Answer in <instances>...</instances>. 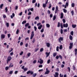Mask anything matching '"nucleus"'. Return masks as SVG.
Returning <instances> with one entry per match:
<instances>
[{
	"mask_svg": "<svg viewBox=\"0 0 77 77\" xmlns=\"http://www.w3.org/2000/svg\"><path fill=\"white\" fill-rule=\"evenodd\" d=\"M11 59H12V57H11V56H9L7 58V64H8L9 62H10Z\"/></svg>",
	"mask_w": 77,
	"mask_h": 77,
	"instance_id": "obj_1",
	"label": "nucleus"
},
{
	"mask_svg": "<svg viewBox=\"0 0 77 77\" xmlns=\"http://www.w3.org/2000/svg\"><path fill=\"white\" fill-rule=\"evenodd\" d=\"M63 37H60L58 39V42L59 43H62L61 41H63Z\"/></svg>",
	"mask_w": 77,
	"mask_h": 77,
	"instance_id": "obj_2",
	"label": "nucleus"
},
{
	"mask_svg": "<svg viewBox=\"0 0 77 77\" xmlns=\"http://www.w3.org/2000/svg\"><path fill=\"white\" fill-rule=\"evenodd\" d=\"M34 35H35V34H34V31H33L31 32V36H30V39H32Z\"/></svg>",
	"mask_w": 77,
	"mask_h": 77,
	"instance_id": "obj_3",
	"label": "nucleus"
},
{
	"mask_svg": "<svg viewBox=\"0 0 77 77\" xmlns=\"http://www.w3.org/2000/svg\"><path fill=\"white\" fill-rule=\"evenodd\" d=\"M26 74L27 75L30 74L31 75H32L33 74V72L29 70L27 72Z\"/></svg>",
	"mask_w": 77,
	"mask_h": 77,
	"instance_id": "obj_4",
	"label": "nucleus"
},
{
	"mask_svg": "<svg viewBox=\"0 0 77 77\" xmlns=\"http://www.w3.org/2000/svg\"><path fill=\"white\" fill-rule=\"evenodd\" d=\"M48 0H47V1L45 2V4H43V7L44 8H46V5H47V4L48 3Z\"/></svg>",
	"mask_w": 77,
	"mask_h": 77,
	"instance_id": "obj_5",
	"label": "nucleus"
},
{
	"mask_svg": "<svg viewBox=\"0 0 77 77\" xmlns=\"http://www.w3.org/2000/svg\"><path fill=\"white\" fill-rule=\"evenodd\" d=\"M69 49H71L73 47V43L72 42L70 43L69 44Z\"/></svg>",
	"mask_w": 77,
	"mask_h": 77,
	"instance_id": "obj_6",
	"label": "nucleus"
},
{
	"mask_svg": "<svg viewBox=\"0 0 77 77\" xmlns=\"http://www.w3.org/2000/svg\"><path fill=\"white\" fill-rule=\"evenodd\" d=\"M22 69H23L24 71H27V70L28 69H27V68H24V66H23L22 67Z\"/></svg>",
	"mask_w": 77,
	"mask_h": 77,
	"instance_id": "obj_7",
	"label": "nucleus"
},
{
	"mask_svg": "<svg viewBox=\"0 0 77 77\" xmlns=\"http://www.w3.org/2000/svg\"><path fill=\"white\" fill-rule=\"evenodd\" d=\"M58 6H57L56 7V8H55V14H56L57 13L58 11Z\"/></svg>",
	"mask_w": 77,
	"mask_h": 77,
	"instance_id": "obj_8",
	"label": "nucleus"
},
{
	"mask_svg": "<svg viewBox=\"0 0 77 77\" xmlns=\"http://www.w3.org/2000/svg\"><path fill=\"white\" fill-rule=\"evenodd\" d=\"M55 75H54V76L55 77H58L59 76V73L57 72H55Z\"/></svg>",
	"mask_w": 77,
	"mask_h": 77,
	"instance_id": "obj_9",
	"label": "nucleus"
},
{
	"mask_svg": "<svg viewBox=\"0 0 77 77\" xmlns=\"http://www.w3.org/2000/svg\"><path fill=\"white\" fill-rule=\"evenodd\" d=\"M5 38V35L4 34H2L1 35V39H4Z\"/></svg>",
	"mask_w": 77,
	"mask_h": 77,
	"instance_id": "obj_10",
	"label": "nucleus"
},
{
	"mask_svg": "<svg viewBox=\"0 0 77 77\" xmlns=\"http://www.w3.org/2000/svg\"><path fill=\"white\" fill-rule=\"evenodd\" d=\"M63 26L64 27H68V23L64 24H63Z\"/></svg>",
	"mask_w": 77,
	"mask_h": 77,
	"instance_id": "obj_11",
	"label": "nucleus"
},
{
	"mask_svg": "<svg viewBox=\"0 0 77 77\" xmlns=\"http://www.w3.org/2000/svg\"><path fill=\"white\" fill-rule=\"evenodd\" d=\"M61 19H62L63 18V13L62 12L60 14V17Z\"/></svg>",
	"mask_w": 77,
	"mask_h": 77,
	"instance_id": "obj_12",
	"label": "nucleus"
},
{
	"mask_svg": "<svg viewBox=\"0 0 77 77\" xmlns=\"http://www.w3.org/2000/svg\"><path fill=\"white\" fill-rule=\"evenodd\" d=\"M50 53V52H49L48 53V52L46 53V57H48V56H49Z\"/></svg>",
	"mask_w": 77,
	"mask_h": 77,
	"instance_id": "obj_13",
	"label": "nucleus"
},
{
	"mask_svg": "<svg viewBox=\"0 0 77 77\" xmlns=\"http://www.w3.org/2000/svg\"><path fill=\"white\" fill-rule=\"evenodd\" d=\"M40 64H42V63H43V60H42V59L40 58Z\"/></svg>",
	"mask_w": 77,
	"mask_h": 77,
	"instance_id": "obj_14",
	"label": "nucleus"
},
{
	"mask_svg": "<svg viewBox=\"0 0 77 77\" xmlns=\"http://www.w3.org/2000/svg\"><path fill=\"white\" fill-rule=\"evenodd\" d=\"M42 25H40V26H39L38 27V29H39V30H41V28H42Z\"/></svg>",
	"mask_w": 77,
	"mask_h": 77,
	"instance_id": "obj_15",
	"label": "nucleus"
},
{
	"mask_svg": "<svg viewBox=\"0 0 77 77\" xmlns=\"http://www.w3.org/2000/svg\"><path fill=\"white\" fill-rule=\"evenodd\" d=\"M69 39L70 40H72V36L71 35H70L69 36Z\"/></svg>",
	"mask_w": 77,
	"mask_h": 77,
	"instance_id": "obj_16",
	"label": "nucleus"
},
{
	"mask_svg": "<svg viewBox=\"0 0 77 77\" xmlns=\"http://www.w3.org/2000/svg\"><path fill=\"white\" fill-rule=\"evenodd\" d=\"M69 3V1H67L66 3V6H68V5H69V3Z\"/></svg>",
	"mask_w": 77,
	"mask_h": 77,
	"instance_id": "obj_17",
	"label": "nucleus"
},
{
	"mask_svg": "<svg viewBox=\"0 0 77 77\" xmlns=\"http://www.w3.org/2000/svg\"><path fill=\"white\" fill-rule=\"evenodd\" d=\"M46 26L48 28L50 27V25L48 23L46 24Z\"/></svg>",
	"mask_w": 77,
	"mask_h": 77,
	"instance_id": "obj_18",
	"label": "nucleus"
},
{
	"mask_svg": "<svg viewBox=\"0 0 77 77\" xmlns=\"http://www.w3.org/2000/svg\"><path fill=\"white\" fill-rule=\"evenodd\" d=\"M46 45L48 47H49L50 46V43H47L46 44Z\"/></svg>",
	"mask_w": 77,
	"mask_h": 77,
	"instance_id": "obj_19",
	"label": "nucleus"
},
{
	"mask_svg": "<svg viewBox=\"0 0 77 77\" xmlns=\"http://www.w3.org/2000/svg\"><path fill=\"white\" fill-rule=\"evenodd\" d=\"M56 16L55 15L54 16L53 19V20L54 21L56 20Z\"/></svg>",
	"mask_w": 77,
	"mask_h": 77,
	"instance_id": "obj_20",
	"label": "nucleus"
},
{
	"mask_svg": "<svg viewBox=\"0 0 77 77\" xmlns=\"http://www.w3.org/2000/svg\"><path fill=\"white\" fill-rule=\"evenodd\" d=\"M63 11L64 13H66L67 12V10H66V9H65V8H64L63 9Z\"/></svg>",
	"mask_w": 77,
	"mask_h": 77,
	"instance_id": "obj_21",
	"label": "nucleus"
},
{
	"mask_svg": "<svg viewBox=\"0 0 77 77\" xmlns=\"http://www.w3.org/2000/svg\"><path fill=\"white\" fill-rule=\"evenodd\" d=\"M76 25H74V24H73L72 25V27H73V28H75V27H76Z\"/></svg>",
	"mask_w": 77,
	"mask_h": 77,
	"instance_id": "obj_22",
	"label": "nucleus"
},
{
	"mask_svg": "<svg viewBox=\"0 0 77 77\" xmlns=\"http://www.w3.org/2000/svg\"><path fill=\"white\" fill-rule=\"evenodd\" d=\"M50 72V71H46V72H45V74H48Z\"/></svg>",
	"mask_w": 77,
	"mask_h": 77,
	"instance_id": "obj_23",
	"label": "nucleus"
},
{
	"mask_svg": "<svg viewBox=\"0 0 77 77\" xmlns=\"http://www.w3.org/2000/svg\"><path fill=\"white\" fill-rule=\"evenodd\" d=\"M71 13L72 14V16H73L74 15V11H72L71 12Z\"/></svg>",
	"mask_w": 77,
	"mask_h": 77,
	"instance_id": "obj_24",
	"label": "nucleus"
},
{
	"mask_svg": "<svg viewBox=\"0 0 77 77\" xmlns=\"http://www.w3.org/2000/svg\"><path fill=\"white\" fill-rule=\"evenodd\" d=\"M60 23L59 22L58 23L57 27H60Z\"/></svg>",
	"mask_w": 77,
	"mask_h": 77,
	"instance_id": "obj_25",
	"label": "nucleus"
},
{
	"mask_svg": "<svg viewBox=\"0 0 77 77\" xmlns=\"http://www.w3.org/2000/svg\"><path fill=\"white\" fill-rule=\"evenodd\" d=\"M72 68H73V71H75V66H74V65H73L72 66Z\"/></svg>",
	"mask_w": 77,
	"mask_h": 77,
	"instance_id": "obj_26",
	"label": "nucleus"
},
{
	"mask_svg": "<svg viewBox=\"0 0 77 77\" xmlns=\"http://www.w3.org/2000/svg\"><path fill=\"white\" fill-rule=\"evenodd\" d=\"M29 26V23H26V24L25 25V27H27V26Z\"/></svg>",
	"mask_w": 77,
	"mask_h": 77,
	"instance_id": "obj_27",
	"label": "nucleus"
},
{
	"mask_svg": "<svg viewBox=\"0 0 77 77\" xmlns=\"http://www.w3.org/2000/svg\"><path fill=\"white\" fill-rule=\"evenodd\" d=\"M51 6H52L51 4L50 3V4L49 5V6L48 7L49 9H50V8H51Z\"/></svg>",
	"mask_w": 77,
	"mask_h": 77,
	"instance_id": "obj_28",
	"label": "nucleus"
},
{
	"mask_svg": "<svg viewBox=\"0 0 77 77\" xmlns=\"http://www.w3.org/2000/svg\"><path fill=\"white\" fill-rule=\"evenodd\" d=\"M70 35H72V36H73L74 35V32L73 31H72L70 32Z\"/></svg>",
	"mask_w": 77,
	"mask_h": 77,
	"instance_id": "obj_29",
	"label": "nucleus"
},
{
	"mask_svg": "<svg viewBox=\"0 0 77 77\" xmlns=\"http://www.w3.org/2000/svg\"><path fill=\"white\" fill-rule=\"evenodd\" d=\"M26 23V20H24L22 22V24H24Z\"/></svg>",
	"mask_w": 77,
	"mask_h": 77,
	"instance_id": "obj_30",
	"label": "nucleus"
},
{
	"mask_svg": "<svg viewBox=\"0 0 77 77\" xmlns=\"http://www.w3.org/2000/svg\"><path fill=\"white\" fill-rule=\"evenodd\" d=\"M67 69H68V72H70L71 71V69H70V67H67Z\"/></svg>",
	"mask_w": 77,
	"mask_h": 77,
	"instance_id": "obj_31",
	"label": "nucleus"
},
{
	"mask_svg": "<svg viewBox=\"0 0 77 77\" xmlns=\"http://www.w3.org/2000/svg\"><path fill=\"white\" fill-rule=\"evenodd\" d=\"M39 17L38 16H37L35 18V20H39Z\"/></svg>",
	"mask_w": 77,
	"mask_h": 77,
	"instance_id": "obj_32",
	"label": "nucleus"
},
{
	"mask_svg": "<svg viewBox=\"0 0 77 77\" xmlns=\"http://www.w3.org/2000/svg\"><path fill=\"white\" fill-rule=\"evenodd\" d=\"M71 6L72 7V8H74V6H75V4H74V3H72Z\"/></svg>",
	"mask_w": 77,
	"mask_h": 77,
	"instance_id": "obj_33",
	"label": "nucleus"
},
{
	"mask_svg": "<svg viewBox=\"0 0 77 77\" xmlns=\"http://www.w3.org/2000/svg\"><path fill=\"white\" fill-rule=\"evenodd\" d=\"M35 38H34L33 39V40L32 41V42L33 44H34V43H35Z\"/></svg>",
	"mask_w": 77,
	"mask_h": 77,
	"instance_id": "obj_34",
	"label": "nucleus"
},
{
	"mask_svg": "<svg viewBox=\"0 0 77 77\" xmlns=\"http://www.w3.org/2000/svg\"><path fill=\"white\" fill-rule=\"evenodd\" d=\"M11 64H12V63H10V65L9 66V68H11H11H12V67L14 66V65H12L11 66Z\"/></svg>",
	"mask_w": 77,
	"mask_h": 77,
	"instance_id": "obj_35",
	"label": "nucleus"
},
{
	"mask_svg": "<svg viewBox=\"0 0 77 77\" xmlns=\"http://www.w3.org/2000/svg\"><path fill=\"white\" fill-rule=\"evenodd\" d=\"M53 54L54 57H56V56L57 55V54L56 53H53Z\"/></svg>",
	"mask_w": 77,
	"mask_h": 77,
	"instance_id": "obj_36",
	"label": "nucleus"
},
{
	"mask_svg": "<svg viewBox=\"0 0 77 77\" xmlns=\"http://www.w3.org/2000/svg\"><path fill=\"white\" fill-rule=\"evenodd\" d=\"M62 48H63L62 45H60L59 47L60 50H62Z\"/></svg>",
	"mask_w": 77,
	"mask_h": 77,
	"instance_id": "obj_37",
	"label": "nucleus"
},
{
	"mask_svg": "<svg viewBox=\"0 0 77 77\" xmlns=\"http://www.w3.org/2000/svg\"><path fill=\"white\" fill-rule=\"evenodd\" d=\"M5 69L6 71H7V70H8V69H9V67L8 66L6 67Z\"/></svg>",
	"mask_w": 77,
	"mask_h": 77,
	"instance_id": "obj_38",
	"label": "nucleus"
},
{
	"mask_svg": "<svg viewBox=\"0 0 77 77\" xmlns=\"http://www.w3.org/2000/svg\"><path fill=\"white\" fill-rule=\"evenodd\" d=\"M43 51H44V48H41L40 50V52H42Z\"/></svg>",
	"mask_w": 77,
	"mask_h": 77,
	"instance_id": "obj_39",
	"label": "nucleus"
},
{
	"mask_svg": "<svg viewBox=\"0 0 77 77\" xmlns=\"http://www.w3.org/2000/svg\"><path fill=\"white\" fill-rule=\"evenodd\" d=\"M60 27L61 29H63V25H62V23H60Z\"/></svg>",
	"mask_w": 77,
	"mask_h": 77,
	"instance_id": "obj_40",
	"label": "nucleus"
},
{
	"mask_svg": "<svg viewBox=\"0 0 77 77\" xmlns=\"http://www.w3.org/2000/svg\"><path fill=\"white\" fill-rule=\"evenodd\" d=\"M16 34L18 35V33H19V29H17L16 31Z\"/></svg>",
	"mask_w": 77,
	"mask_h": 77,
	"instance_id": "obj_41",
	"label": "nucleus"
},
{
	"mask_svg": "<svg viewBox=\"0 0 77 77\" xmlns=\"http://www.w3.org/2000/svg\"><path fill=\"white\" fill-rule=\"evenodd\" d=\"M60 32L61 34H63V29H61Z\"/></svg>",
	"mask_w": 77,
	"mask_h": 77,
	"instance_id": "obj_42",
	"label": "nucleus"
},
{
	"mask_svg": "<svg viewBox=\"0 0 77 77\" xmlns=\"http://www.w3.org/2000/svg\"><path fill=\"white\" fill-rule=\"evenodd\" d=\"M6 25L7 26V27H9V23H6Z\"/></svg>",
	"mask_w": 77,
	"mask_h": 77,
	"instance_id": "obj_43",
	"label": "nucleus"
},
{
	"mask_svg": "<svg viewBox=\"0 0 77 77\" xmlns=\"http://www.w3.org/2000/svg\"><path fill=\"white\" fill-rule=\"evenodd\" d=\"M37 75V74L36 73H35L34 74H33L32 75V77H36V76Z\"/></svg>",
	"mask_w": 77,
	"mask_h": 77,
	"instance_id": "obj_44",
	"label": "nucleus"
},
{
	"mask_svg": "<svg viewBox=\"0 0 77 77\" xmlns=\"http://www.w3.org/2000/svg\"><path fill=\"white\" fill-rule=\"evenodd\" d=\"M47 12H48V15H50V13H51V12L49 10Z\"/></svg>",
	"mask_w": 77,
	"mask_h": 77,
	"instance_id": "obj_45",
	"label": "nucleus"
},
{
	"mask_svg": "<svg viewBox=\"0 0 77 77\" xmlns=\"http://www.w3.org/2000/svg\"><path fill=\"white\" fill-rule=\"evenodd\" d=\"M63 23H65V22H66L65 19H63Z\"/></svg>",
	"mask_w": 77,
	"mask_h": 77,
	"instance_id": "obj_46",
	"label": "nucleus"
},
{
	"mask_svg": "<svg viewBox=\"0 0 77 77\" xmlns=\"http://www.w3.org/2000/svg\"><path fill=\"white\" fill-rule=\"evenodd\" d=\"M3 4H2L1 5H0V8L1 9H2V8H3Z\"/></svg>",
	"mask_w": 77,
	"mask_h": 77,
	"instance_id": "obj_47",
	"label": "nucleus"
},
{
	"mask_svg": "<svg viewBox=\"0 0 77 77\" xmlns=\"http://www.w3.org/2000/svg\"><path fill=\"white\" fill-rule=\"evenodd\" d=\"M13 73V71H11L9 72V74H12Z\"/></svg>",
	"mask_w": 77,
	"mask_h": 77,
	"instance_id": "obj_48",
	"label": "nucleus"
},
{
	"mask_svg": "<svg viewBox=\"0 0 77 77\" xmlns=\"http://www.w3.org/2000/svg\"><path fill=\"white\" fill-rule=\"evenodd\" d=\"M27 55L28 57H30V56L31 55V54H30V53H29Z\"/></svg>",
	"mask_w": 77,
	"mask_h": 77,
	"instance_id": "obj_49",
	"label": "nucleus"
},
{
	"mask_svg": "<svg viewBox=\"0 0 77 77\" xmlns=\"http://www.w3.org/2000/svg\"><path fill=\"white\" fill-rule=\"evenodd\" d=\"M3 18H6V16L5 14H3Z\"/></svg>",
	"mask_w": 77,
	"mask_h": 77,
	"instance_id": "obj_50",
	"label": "nucleus"
},
{
	"mask_svg": "<svg viewBox=\"0 0 77 77\" xmlns=\"http://www.w3.org/2000/svg\"><path fill=\"white\" fill-rule=\"evenodd\" d=\"M8 7H6L5 8V10L6 12H8Z\"/></svg>",
	"mask_w": 77,
	"mask_h": 77,
	"instance_id": "obj_51",
	"label": "nucleus"
},
{
	"mask_svg": "<svg viewBox=\"0 0 77 77\" xmlns=\"http://www.w3.org/2000/svg\"><path fill=\"white\" fill-rule=\"evenodd\" d=\"M56 50L57 51H59V46H57V47Z\"/></svg>",
	"mask_w": 77,
	"mask_h": 77,
	"instance_id": "obj_52",
	"label": "nucleus"
},
{
	"mask_svg": "<svg viewBox=\"0 0 77 77\" xmlns=\"http://www.w3.org/2000/svg\"><path fill=\"white\" fill-rule=\"evenodd\" d=\"M38 50H39V48H36L35 50V52H36Z\"/></svg>",
	"mask_w": 77,
	"mask_h": 77,
	"instance_id": "obj_53",
	"label": "nucleus"
},
{
	"mask_svg": "<svg viewBox=\"0 0 77 77\" xmlns=\"http://www.w3.org/2000/svg\"><path fill=\"white\" fill-rule=\"evenodd\" d=\"M28 15H32V12H31L30 11H29L28 14Z\"/></svg>",
	"mask_w": 77,
	"mask_h": 77,
	"instance_id": "obj_54",
	"label": "nucleus"
},
{
	"mask_svg": "<svg viewBox=\"0 0 77 77\" xmlns=\"http://www.w3.org/2000/svg\"><path fill=\"white\" fill-rule=\"evenodd\" d=\"M20 45L21 46H22V45H23V42H20Z\"/></svg>",
	"mask_w": 77,
	"mask_h": 77,
	"instance_id": "obj_55",
	"label": "nucleus"
},
{
	"mask_svg": "<svg viewBox=\"0 0 77 77\" xmlns=\"http://www.w3.org/2000/svg\"><path fill=\"white\" fill-rule=\"evenodd\" d=\"M34 28L35 31H36V30L37 29V28H36V27L34 26Z\"/></svg>",
	"mask_w": 77,
	"mask_h": 77,
	"instance_id": "obj_56",
	"label": "nucleus"
},
{
	"mask_svg": "<svg viewBox=\"0 0 77 77\" xmlns=\"http://www.w3.org/2000/svg\"><path fill=\"white\" fill-rule=\"evenodd\" d=\"M59 57L61 59H62V56H61V55H59Z\"/></svg>",
	"mask_w": 77,
	"mask_h": 77,
	"instance_id": "obj_57",
	"label": "nucleus"
},
{
	"mask_svg": "<svg viewBox=\"0 0 77 77\" xmlns=\"http://www.w3.org/2000/svg\"><path fill=\"white\" fill-rule=\"evenodd\" d=\"M32 3H35L36 2V0H32Z\"/></svg>",
	"mask_w": 77,
	"mask_h": 77,
	"instance_id": "obj_58",
	"label": "nucleus"
},
{
	"mask_svg": "<svg viewBox=\"0 0 77 77\" xmlns=\"http://www.w3.org/2000/svg\"><path fill=\"white\" fill-rule=\"evenodd\" d=\"M50 60L49 59L47 61V63H50Z\"/></svg>",
	"mask_w": 77,
	"mask_h": 77,
	"instance_id": "obj_59",
	"label": "nucleus"
},
{
	"mask_svg": "<svg viewBox=\"0 0 77 77\" xmlns=\"http://www.w3.org/2000/svg\"><path fill=\"white\" fill-rule=\"evenodd\" d=\"M42 65H39L38 66V68H42Z\"/></svg>",
	"mask_w": 77,
	"mask_h": 77,
	"instance_id": "obj_60",
	"label": "nucleus"
},
{
	"mask_svg": "<svg viewBox=\"0 0 77 77\" xmlns=\"http://www.w3.org/2000/svg\"><path fill=\"white\" fill-rule=\"evenodd\" d=\"M8 38H10V37H11V34H8Z\"/></svg>",
	"mask_w": 77,
	"mask_h": 77,
	"instance_id": "obj_61",
	"label": "nucleus"
},
{
	"mask_svg": "<svg viewBox=\"0 0 77 77\" xmlns=\"http://www.w3.org/2000/svg\"><path fill=\"white\" fill-rule=\"evenodd\" d=\"M50 17L51 18H52V17H53V14H51L50 15Z\"/></svg>",
	"mask_w": 77,
	"mask_h": 77,
	"instance_id": "obj_62",
	"label": "nucleus"
},
{
	"mask_svg": "<svg viewBox=\"0 0 77 77\" xmlns=\"http://www.w3.org/2000/svg\"><path fill=\"white\" fill-rule=\"evenodd\" d=\"M63 75H62V74L60 73V77H63Z\"/></svg>",
	"mask_w": 77,
	"mask_h": 77,
	"instance_id": "obj_63",
	"label": "nucleus"
},
{
	"mask_svg": "<svg viewBox=\"0 0 77 77\" xmlns=\"http://www.w3.org/2000/svg\"><path fill=\"white\" fill-rule=\"evenodd\" d=\"M36 63V60H34L33 61V63Z\"/></svg>",
	"mask_w": 77,
	"mask_h": 77,
	"instance_id": "obj_64",
	"label": "nucleus"
}]
</instances>
